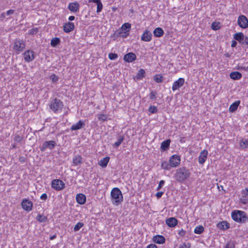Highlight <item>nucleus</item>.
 Instances as JSON below:
<instances>
[{
	"label": "nucleus",
	"mask_w": 248,
	"mask_h": 248,
	"mask_svg": "<svg viewBox=\"0 0 248 248\" xmlns=\"http://www.w3.org/2000/svg\"><path fill=\"white\" fill-rule=\"evenodd\" d=\"M190 175L189 170L186 167H182L176 170L174 177L177 182L182 183L187 179Z\"/></svg>",
	"instance_id": "1"
},
{
	"label": "nucleus",
	"mask_w": 248,
	"mask_h": 248,
	"mask_svg": "<svg viewBox=\"0 0 248 248\" xmlns=\"http://www.w3.org/2000/svg\"><path fill=\"white\" fill-rule=\"evenodd\" d=\"M232 217L236 222L245 223L248 220L247 214L242 211L234 210L232 212Z\"/></svg>",
	"instance_id": "2"
},
{
	"label": "nucleus",
	"mask_w": 248,
	"mask_h": 248,
	"mask_svg": "<svg viewBox=\"0 0 248 248\" xmlns=\"http://www.w3.org/2000/svg\"><path fill=\"white\" fill-rule=\"evenodd\" d=\"M111 197L112 203L116 205L121 203L123 201V197L121 191L117 187L113 188L111 191Z\"/></svg>",
	"instance_id": "3"
},
{
	"label": "nucleus",
	"mask_w": 248,
	"mask_h": 248,
	"mask_svg": "<svg viewBox=\"0 0 248 248\" xmlns=\"http://www.w3.org/2000/svg\"><path fill=\"white\" fill-rule=\"evenodd\" d=\"M49 106L54 113H57L62 110L63 104L60 99L54 98L50 101Z\"/></svg>",
	"instance_id": "4"
},
{
	"label": "nucleus",
	"mask_w": 248,
	"mask_h": 248,
	"mask_svg": "<svg viewBox=\"0 0 248 248\" xmlns=\"http://www.w3.org/2000/svg\"><path fill=\"white\" fill-rule=\"evenodd\" d=\"M26 46L25 42L23 40L16 39L13 46V49L16 51V53L23 51Z\"/></svg>",
	"instance_id": "5"
},
{
	"label": "nucleus",
	"mask_w": 248,
	"mask_h": 248,
	"mask_svg": "<svg viewBox=\"0 0 248 248\" xmlns=\"http://www.w3.org/2000/svg\"><path fill=\"white\" fill-rule=\"evenodd\" d=\"M52 187L56 190L59 191L65 187V184L60 179H54L51 182Z\"/></svg>",
	"instance_id": "6"
},
{
	"label": "nucleus",
	"mask_w": 248,
	"mask_h": 248,
	"mask_svg": "<svg viewBox=\"0 0 248 248\" xmlns=\"http://www.w3.org/2000/svg\"><path fill=\"white\" fill-rule=\"evenodd\" d=\"M237 23L243 29H246L248 27V20L245 16H240L237 19Z\"/></svg>",
	"instance_id": "7"
},
{
	"label": "nucleus",
	"mask_w": 248,
	"mask_h": 248,
	"mask_svg": "<svg viewBox=\"0 0 248 248\" xmlns=\"http://www.w3.org/2000/svg\"><path fill=\"white\" fill-rule=\"evenodd\" d=\"M56 145L55 141L53 140H49L44 142L42 146L40 147L41 152H44L46 148L50 149H53Z\"/></svg>",
	"instance_id": "8"
},
{
	"label": "nucleus",
	"mask_w": 248,
	"mask_h": 248,
	"mask_svg": "<svg viewBox=\"0 0 248 248\" xmlns=\"http://www.w3.org/2000/svg\"><path fill=\"white\" fill-rule=\"evenodd\" d=\"M21 206L22 208L26 211H30L32 210L33 203L32 202L25 199L21 202Z\"/></svg>",
	"instance_id": "9"
},
{
	"label": "nucleus",
	"mask_w": 248,
	"mask_h": 248,
	"mask_svg": "<svg viewBox=\"0 0 248 248\" xmlns=\"http://www.w3.org/2000/svg\"><path fill=\"white\" fill-rule=\"evenodd\" d=\"M180 157L178 155H172L170 160L169 162L171 167H176L180 163Z\"/></svg>",
	"instance_id": "10"
},
{
	"label": "nucleus",
	"mask_w": 248,
	"mask_h": 248,
	"mask_svg": "<svg viewBox=\"0 0 248 248\" xmlns=\"http://www.w3.org/2000/svg\"><path fill=\"white\" fill-rule=\"evenodd\" d=\"M24 60L26 62H30L35 59V55L34 52L30 50H26L24 53Z\"/></svg>",
	"instance_id": "11"
},
{
	"label": "nucleus",
	"mask_w": 248,
	"mask_h": 248,
	"mask_svg": "<svg viewBox=\"0 0 248 248\" xmlns=\"http://www.w3.org/2000/svg\"><path fill=\"white\" fill-rule=\"evenodd\" d=\"M184 83L185 79L182 78H179L173 83L172 87V90L174 91L176 90H178L180 88L184 85Z\"/></svg>",
	"instance_id": "12"
},
{
	"label": "nucleus",
	"mask_w": 248,
	"mask_h": 248,
	"mask_svg": "<svg viewBox=\"0 0 248 248\" xmlns=\"http://www.w3.org/2000/svg\"><path fill=\"white\" fill-rule=\"evenodd\" d=\"M152 39V32L148 30H145L141 36V40L144 42H150Z\"/></svg>",
	"instance_id": "13"
},
{
	"label": "nucleus",
	"mask_w": 248,
	"mask_h": 248,
	"mask_svg": "<svg viewBox=\"0 0 248 248\" xmlns=\"http://www.w3.org/2000/svg\"><path fill=\"white\" fill-rule=\"evenodd\" d=\"M208 155V152L206 150L202 151L199 156V163L203 164L206 161Z\"/></svg>",
	"instance_id": "14"
},
{
	"label": "nucleus",
	"mask_w": 248,
	"mask_h": 248,
	"mask_svg": "<svg viewBox=\"0 0 248 248\" xmlns=\"http://www.w3.org/2000/svg\"><path fill=\"white\" fill-rule=\"evenodd\" d=\"M136 55L133 53L130 52L125 54L124 57V60L128 62H133L136 59Z\"/></svg>",
	"instance_id": "15"
},
{
	"label": "nucleus",
	"mask_w": 248,
	"mask_h": 248,
	"mask_svg": "<svg viewBox=\"0 0 248 248\" xmlns=\"http://www.w3.org/2000/svg\"><path fill=\"white\" fill-rule=\"evenodd\" d=\"M85 123L84 121L79 120L77 124H73L70 129L72 131L77 130L81 129L85 126Z\"/></svg>",
	"instance_id": "16"
},
{
	"label": "nucleus",
	"mask_w": 248,
	"mask_h": 248,
	"mask_svg": "<svg viewBox=\"0 0 248 248\" xmlns=\"http://www.w3.org/2000/svg\"><path fill=\"white\" fill-rule=\"evenodd\" d=\"M177 220L173 217H171L166 219V223L170 227H175L177 224Z\"/></svg>",
	"instance_id": "17"
},
{
	"label": "nucleus",
	"mask_w": 248,
	"mask_h": 248,
	"mask_svg": "<svg viewBox=\"0 0 248 248\" xmlns=\"http://www.w3.org/2000/svg\"><path fill=\"white\" fill-rule=\"evenodd\" d=\"M75 28V25L73 23L68 22L64 24L63 26V31L64 32L68 33L72 31Z\"/></svg>",
	"instance_id": "18"
},
{
	"label": "nucleus",
	"mask_w": 248,
	"mask_h": 248,
	"mask_svg": "<svg viewBox=\"0 0 248 248\" xmlns=\"http://www.w3.org/2000/svg\"><path fill=\"white\" fill-rule=\"evenodd\" d=\"M153 241L158 244H163L165 242V237L161 235H156L153 237Z\"/></svg>",
	"instance_id": "19"
},
{
	"label": "nucleus",
	"mask_w": 248,
	"mask_h": 248,
	"mask_svg": "<svg viewBox=\"0 0 248 248\" xmlns=\"http://www.w3.org/2000/svg\"><path fill=\"white\" fill-rule=\"evenodd\" d=\"M86 196L83 194H78L76 196V201L78 204H84L86 202Z\"/></svg>",
	"instance_id": "20"
},
{
	"label": "nucleus",
	"mask_w": 248,
	"mask_h": 248,
	"mask_svg": "<svg viewBox=\"0 0 248 248\" xmlns=\"http://www.w3.org/2000/svg\"><path fill=\"white\" fill-rule=\"evenodd\" d=\"M217 227L221 230H227L229 228L230 224L226 221H222L217 224Z\"/></svg>",
	"instance_id": "21"
},
{
	"label": "nucleus",
	"mask_w": 248,
	"mask_h": 248,
	"mask_svg": "<svg viewBox=\"0 0 248 248\" xmlns=\"http://www.w3.org/2000/svg\"><path fill=\"white\" fill-rule=\"evenodd\" d=\"M79 4L78 2L70 3L68 5V9L73 12H76L79 9Z\"/></svg>",
	"instance_id": "22"
},
{
	"label": "nucleus",
	"mask_w": 248,
	"mask_h": 248,
	"mask_svg": "<svg viewBox=\"0 0 248 248\" xmlns=\"http://www.w3.org/2000/svg\"><path fill=\"white\" fill-rule=\"evenodd\" d=\"M153 33L155 36L160 37L163 35L164 31L161 28L157 27L154 30Z\"/></svg>",
	"instance_id": "23"
},
{
	"label": "nucleus",
	"mask_w": 248,
	"mask_h": 248,
	"mask_svg": "<svg viewBox=\"0 0 248 248\" xmlns=\"http://www.w3.org/2000/svg\"><path fill=\"white\" fill-rule=\"evenodd\" d=\"M89 2H94L97 4V13L100 12L103 9V4L101 1V0H89Z\"/></svg>",
	"instance_id": "24"
},
{
	"label": "nucleus",
	"mask_w": 248,
	"mask_h": 248,
	"mask_svg": "<svg viewBox=\"0 0 248 248\" xmlns=\"http://www.w3.org/2000/svg\"><path fill=\"white\" fill-rule=\"evenodd\" d=\"M233 38L235 40L238 41L240 44L244 39V35L242 32L236 33L233 35Z\"/></svg>",
	"instance_id": "25"
},
{
	"label": "nucleus",
	"mask_w": 248,
	"mask_h": 248,
	"mask_svg": "<svg viewBox=\"0 0 248 248\" xmlns=\"http://www.w3.org/2000/svg\"><path fill=\"white\" fill-rule=\"evenodd\" d=\"M170 140H167L162 142L160 147L161 151H165L167 150L170 147Z\"/></svg>",
	"instance_id": "26"
},
{
	"label": "nucleus",
	"mask_w": 248,
	"mask_h": 248,
	"mask_svg": "<svg viewBox=\"0 0 248 248\" xmlns=\"http://www.w3.org/2000/svg\"><path fill=\"white\" fill-rule=\"evenodd\" d=\"M230 76L232 79L238 80L242 78V74L239 72L235 71L231 73Z\"/></svg>",
	"instance_id": "27"
},
{
	"label": "nucleus",
	"mask_w": 248,
	"mask_h": 248,
	"mask_svg": "<svg viewBox=\"0 0 248 248\" xmlns=\"http://www.w3.org/2000/svg\"><path fill=\"white\" fill-rule=\"evenodd\" d=\"M109 160V157H106L103 158L99 161L98 164L102 167L105 168L107 167Z\"/></svg>",
	"instance_id": "28"
},
{
	"label": "nucleus",
	"mask_w": 248,
	"mask_h": 248,
	"mask_svg": "<svg viewBox=\"0 0 248 248\" xmlns=\"http://www.w3.org/2000/svg\"><path fill=\"white\" fill-rule=\"evenodd\" d=\"M82 158L81 155H77L73 159V163L75 165H79L82 163Z\"/></svg>",
	"instance_id": "29"
},
{
	"label": "nucleus",
	"mask_w": 248,
	"mask_h": 248,
	"mask_svg": "<svg viewBox=\"0 0 248 248\" xmlns=\"http://www.w3.org/2000/svg\"><path fill=\"white\" fill-rule=\"evenodd\" d=\"M240 103V101H237L233 103L229 108L230 111L232 112H234L237 109Z\"/></svg>",
	"instance_id": "30"
},
{
	"label": "nucleus",
	"mask_w": 248,
	"mask_h": 248,
	"mask_svg": "<svg viewBox=\"0 0 248 248\" xmlns=\"http://www.w3.org/2000/svg\"><path fill=\"white\" fill-rule=\"evenodd\" d=\"M131 28V24L129 23H125L123 24L120 29L124 31H127L129 33L130 29Z\"/></svg>",
	"instance_id": "31"
},
{
	"label": "nucleus",
	"mask_w": 248,
	"mask_h": 248,
	"mask_svg": "<svg viewBox=\"0 0 248 248\" xmlns=\"http://www.w3.org/2000/svg\"><path fill=\"white\" fill-rule=\"evenodd\" d=\"M36 219L38 221L41 223L46 222L47 220V218L46 217L40 214H39L36 217Z\"/></svg>",
	"instance_id": "32"
},
{
	"label": "nucleus",
	"mask_w": 248,
	"mask_h": 248,
	"mask_svg": "<svg viewBox=\"0 0 248 248\" xmlns=\"http://www.w3.org/2000/svg\"><path fill=\"white\" fill-rule=\"evenodd\" d=\"M60 43V39L58 37L53 38L51 40L50 44L52 46L55 47Z\"/></svg>",
	"instance_id": "33"
},
{
	"label": "nucleus",
	"mask_w": 248,
	"mask_h": 248,
	"mask_svg": "<svg viewBox=\"0 0 248 248\" xmlns=\"http://www.w3.org/2000/svg\"><path fill=\"white\" fill-rule=\"evenodd\" d=\"M240 146L241 148L245 149L248 147V140L247 139H242L240 142Z\"/></svg>",
	"instance_id": "34"
},
{
	"label": "nucleus",
	"mask_w": 248,
	"mask_h": 248,
	"mask_svg": "<svg viewBox=\"0 0 248 248\" xmlns=\"http://www.w3.org/2000/svg\"><path fill=\"white\" fill-rule=\"evenodd\" d=\"M204 231V228L202 225H199L197 226L194 231V233L200 234Z\"/></svg>",
	"instance_id": "35"
},
{
	"label": "nucleus",
	"mask_w": 248,
	"mask_h": 248,
	"mask_svg": "<svg viewBox=\"0 0 248 248\" xmlns=\"http://www.w3.org/2000/svg\"><path fill=\"white\" fill-rule=\"evenodd\" d=\"M161 166L162 169L166 170H170L171 168L170 163H168L167 161H163L161 163Z\"/></svg>",
	"instance_id": "36"
},
{
	"label": "nucleus",
	"mask_w": 248,
	"mask_h": 248,
	"mask_svg": "<svg viewBox=\"0 0 248 248\" xmlns=\"http://www.w3.org/2000/svg\"><path fill=\"white\" fill-rule=\"evenodd\" d=\"M124 140V138L123 136H119L117 141L113 144V147H118L119 146L123 141Z\"/></svg>",
	"instance_id": "37"
},
{
	"label": "nucleus",
	"mask_w": 248,
	"mask_h": 248,
	"mask_svg": "<svg viewBox=\"0 0 248 248\" xmlns=\"http://www.w3.org/2000/svg\"><path fill=\"white\" fill-rule=\"evenodd\" d=\"M145 74V71L142 69H140L139 71L138 72L137 75V78L138 79H141L143 77H144V75Z\"/></svg>",
	"instance_id": "38"
},
{
	"label": "nucleus",
	"mask_w": 248,
	"mask_h": 248,
	"mask_svg": "<svg viewBox=\"0 0 248 248\" xmlns=\"http://www.w3.org/2000/svg\"><path fill=\"white\" fill-rule=\"evenodd\" d=\"M84 226V223L82 222H78L74 227V231L77 232L80 230Z\"/></svg>",
	"instance_id": "39"
},
{
	"label": "nucleus",
	"mask_w": 248,
	"mask_h": 248,
	"mask_svg": "<svg viewBox=\"0 0 248 248\" xmlns=\"http://www.w3.org/2000/svg\"><path fill=\"white\" fill-rule=\"evenodd\" d=\"M23 140V137L19 135H16L14 138V140L15 142L20 143Z\"/></svg>",
	"instance_id": "40"
},
{
	"label": "nucleus",
	"mask_w": 248,
	"mask_h": 248,
	"mask_svg": "<svg viewBox=\"0 0 248 248\" xmlns=\"http://www.w3.org/2000/svg\"><path fill=\"white\" fill-rule=\"evenodd\" d=\"M148 111L151 113H155L157 112V108L155 106H150L148 108Z\"/></svg>",
	"instance_id": "41"
},
{
	"label": "nucleus",
	"mask_w": 248,
	"mask_h": 248,
	"mask_svg": "<svg viewBox=\"0 0 248 248\" xmlns=\"http://www.w3.org/2000/svg\"><path fill=\"white\" fill-rule=\"evenodd\" d=\"M162 77L160 75H156L154 77V80L157 83H161L163 81Z\"/></svg>",
	"instance_id": "42"
},
{
	"label": "nucleus",
	"mask_w": 248,
	"mask_h": 248,
	"mask_svg": "<svg viewBox=\"0 0 248 248\" xmlns=\"http://www.w3.org/2000/svg\"><path fill=\"white\" fill-rule=\"evenodd\" d=\"M156 94L157 93L156 91H152L149 94L150 99L155 100L156 99Z\"/></svg>",
	"instance_id": "43"
},
{
	"label": "nucleus",
	"mask_w": 248,
	"mask_h": 248,
	"mask_svg": "<svg viewBox=\"0 0 248 248\" xmlns=\"http://www.w3.org/2000/svg\"><path fill=\"white\" fill-rule=\"evenodd\" d=\"M117 57H118V55L117 54L110 53L108 54V58L111 60H114L116 59Z\"/></svg>",
	"instance_id": "44"
},
{
	"label": "nucleus",
	"mask_w": 248,
	"mask_h": 248,
	"mask_svg": "<svg viewBox=\"0 0 248 248\" xmlns=\"http://www.w3.org/2000/svg\"><path fill=\"white\" fill-rule=\"evenodd\" d=\"M211 28L213 30H217L219 29L220 27L218 23L216 22H213L212 24Z\"/></svg>",
	"instance_id": "45"
},
{
	"label": "nucleus",
	"mask_w": 248,
	"mask_h": 248,
	"mask_svg": "<svg viewBox=\"0 0 248 248\" xmlns=\"http://www.w3.org/2000/svg\"><path fill=\"white\" fill-rule=\"evenodd\" d=\"M122 31L120 29L115 31V32L113 34L114 37H120Z\"/></svg>",
	"instance_id": "46"
},
{
	"label": "nucleus",
	"mask_w": 248,
	"mask_h": 248,
	"mask_svg": "<svg viewBox=\"0 0 248 248\" xmlns=\"http://www.w3.org/2000/svg\"><path fill=\"white\" fill-rule=\"evenodd\" d=\"M38 31V29L37 28H33L31 30H30L29 31V34L31 35H34L36 34Z\"/></svg>",
	"instance_id": "47"
},
{
	"label": "nucleus",
	"mask_w": 248,
	"mask_h": 248,
	"mask_svg": "<svg viewBox=\"0 0 248 248\" xmlns=\"http://www.w3.org/2000/svg\"><path fill=\"white\" fill-rule=\"evenodd\" d=\"M225 248H235V246L232 242L230 241L227 243Z\"/></svg>",
	"instance_id": "48"
},
{
	"label": "nucleus",
	"mask_w": 248,
	"mask_h": 248,
	"mask_svg": "<svg viewBox=\"0 0 248 248\" xmlns=\"http://www.w3.org/2000/svg\"><path fill=\"white\" fill-rule=\"evenodd\" d=\"M240 201L243 204H246L248 202V198L246 197H243L242 196Z\"/></svg>",
	"instance_id": "49"
},
{
	"label": "nucleus",
	"mask_w": 248,
	"mask_h": 248,
	"mask_svg": "<svg viewBox=\"0 0 248 248\" xmlns=\"http://www.w3.org/2000/svg\"><path fill=\"white\" fill-rule=\"evenodd\" d=\"M243 197H248V188H246L242 191Z\"/></svg>",
	"instance_id": "50"
},
{
	"label": "nucleus",
	"mask_w": 248,
	"mask_h": 248,
	"mask_svg": "<svg viewBox=\"0 0 248 248\" xmlns=\"http://www.w3.org/2000/svg\"><path fill=\"white\" fill-rule=\"evenodd\" d=\"M190 244L188 243H184L182 245H180L179 248H190Z\"/></svg>",
	"instance_id": "51"
},
{
	"label": "nucleus",
	"mask_w": 248,
	"mask_h": 248,
	"mask_svg": "<svg viewBox=\"0 0 248 248\" xmlns=\"http://www.w3.org/2000/svg\"><path fill=\"white\" fill-rule=\"evenodd\" d=\"M107 117L105 114H101L98 117V119L101 120L103 122L106 121L107 120Z\"/></svg>",
	"instance_id": "52"
},
{
	"label": "nucleus",
	"mask_w": 248,
	"mask_h": 248,
	"mask_svg": "<svg viewBox=\"0 0 248 248\" xmlns=\"http://www.w3.org/2000/svg\"><path fill=\"white\" fill-rule=\"evenodd\" d=\"M129 33L127 32V31H122L120 37L124 38H126L129 35Z\"/></svg>",
	"instance_id": "53"
},
{
	"label": "nucleus",
	"mask_w": 248,
	"mask_h": 248,
	"mask_svg": "<svg viewBox=\"0 0 248 248\" xmlns=\"http://www.w3.org/2000/svg\"><path fill=\"white\" fill-rule=\"evenodd\" d=\"M242 45H248V37L244 36V40L241 43Z\"/></svg>",
	"instance_id": "54"
},
{
	"label": "nucleus",
	"mask_w": 248,
	"mask_h": 248,
	"mask_svg": "<svg viewBox=\"0 0 248 248\" xmlns=\"http://www.w3.org/2000/svg\"><path fill=\"white\" fill-rule=\"evenodd\" d=\"M6 15L5 13H4V12L2 13L0 16V19L1 20H3L4 19H8L10 18V17L6 18Z\"/></svg>",
	"instance_id": "55"
},
{
	"label": "nucleus",
	"mask_w": 248,
	"mask_h": 248,
	"mask_svg": "<svg viewBox=\"0 0 248 248\" xmlns=\"http://www.w3.org/2000/svg\"><path fill=\"white\" fill-rule=\"evenodd\" d=\"M50 78L53 82H55L58 81V78L55 75H52L50 77Z\"/></svg>",
	"instance_id": "56"
},
{
	"label": "nucleus",
	"mask_w": 248,
	"mask_h": 248,
	"mask_svg": "<svg viewBox=\"0 0 248 248\" xmlns=\"http://www.w3.org/2000/svg\"><path fill=\"white\" fill-rule=\"evenodd\" d=\"M15 13V10L13 9L8 10L6 13V15L7 16H9Z\"/></svg>",
	"instance_id": "57"
},
{
	"label": "nucleus",
	"mask_w": 248,
	"mask_h": 248,
	"mask_svg": "<svg viewBox=\"0 0 248 248\" xmlns=\"http://www.w3.org/2000/svg\"><path fill=\"white\" fill-rule=\"evenodd\" d=\"M164 183H165V181L164 180H161L159 182V185L157 188V190L160 189L162 187V186H163Z\"/></svg>",
	"instance_id": "58"
},
{
	"label": "nucleus",
	"mask_w": 248,
	"mask_h": 248,
	"mask_svg": "<svg viewBox=\"0 0 248 248\" xmlns=\"http://www.w3.org/2000/svg\"><path fill=\"white\" fill-rule=\"evenodd\" d=\"M47 198V196L46 194L44 193L42 194V195L40 197V199L42 200L46 201Z\"/></svg>",
	"instance_id": "59"
},
{
	"label": "nucleus",
	"mask_w": 248,
	"mask_h": 248,
	"mask_svg": "<svg viewBox=\"0 0 248 248\" xmlns=\"http://www.w3.org/2000/svg\"><path fill=\"white\" fill-rule=\"evenodd\" d=\"M163 194V192H161V191L158 192L156 194V196L157 197V198H160L161 197V196H162Z\"/></svg>",
	"instance_id": "60"
},
{
	"label": "nucleus",
	"mask_w": 248,
	"mask_h": 248,
	"mask_svg": "<svg viewBox=\"0 0 248 248\" xmlns=\"http://www.w3.org/2000/svg\"><path fill=\"white\" fill-rule=\"evenodd\" d=\"M186 234V232L185 231L183 230V229H182L179 232V234L181 236H183L184 235H185Z\"/></svg>",
	"instance_id": "61"
},
{
	"label": "nucleus",
	"mask_w": 248,
	"mask_h": 248,
	"mask_svg": "<svg viewBox=\"0 0 248 248\" xmlns=\"http://www.w3.org/2000/svg\"><path fill=\"white\" fill-rule=\"evenodd\" d=\"M237 42L235 40H232V44H231V46L232 47H235L237 45Z\"/></svg>",
	"instance_id": "62"
},
{
	"label": "nucleus",
	"mask_w": 248,
	"mask_h": 248,
	"mask_svg": "<svg viewBox=\"0 0 248 248\" xmlns=\"http://www.w3.org/2000/svg\"><path fill=\"white\" fill-rule=\"evenodd\" d=\"M147 248H157L155 244H150L148 245Z\"/></svg>",
	"instance_id": "63"
},
{
	"label": "nucleus",
	"mask_w": 248,
	"mask_h": 248,
	"mask_svg": "<svg viewBox=\"0 0 248 248\" xmlns=\"http://www.w3.org/2000/svg\"><path fill=\"white\" fill-rule=\"evenodd\" d=\"M75 16H71L69 17L68 19L70 21H73L75 19Z\"/></svg>",
	"instance_id": "64"
}]
</instances>
